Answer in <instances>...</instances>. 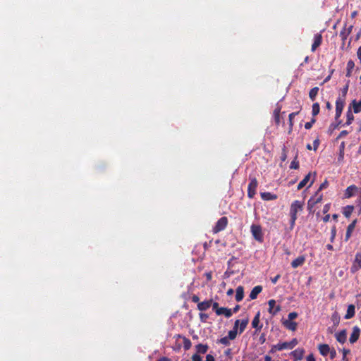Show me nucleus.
<instances>
[{
    "label": "nucleus",
    "mask_w": 361,
    "mask_h": 361,
    "mask_svg": "<svg viewBox=\"0 0 361 361\" xmlns=\"http://www.w3.org/2000/svg\"><path fill=\"white\" fill-rule=\"evenodd\" d=\"M303 208V203L299 200H295L292 202L290 209V227L293 228L298 218V213L301 212Z\"/></svg>",
    "instance_id": "nucleus-1"
},
{
    "label": "nucleus",
    "mask_w": 361,
    "mask_h": 361,
    "mask_svg": "<svg viewBox=\"0 0 361 361\" xmlns=\"http://www.w3.org/2000/svg\"><path fill=\"white\" fill-rule=\"evenodd\" d=\"M250 231L253 238L257 241L259 243H262L264 241V235L260 225L252 224L250 227Z\"/></svg>",
    "instance_id": "nucleus-2"
},
{
    "label": "nucleus",
    "mask_w": 361,
    "mask_h": 361,
    "mask_svg": "<svg viewBox=\"0 0 361 361\" xmlns=\"http://www.w3.org/2000/svg\"><path fill=\"white\" fill-rule=\"evenodd\" d=\"M228 223V218L226 216L221 217L217 222L216 223L215 226L212 228V232L214 233H218L220 231H224Z\"/></svg>",
    "instance_id": "nucleus-3"
},
{
    "label": "nucleus",
    "mask_w": 361,
    "mask_h": 361,
    "mask_svg": "<svg viewBox=\"0 0 361 361\" xmlns=\"http://www.w3.org/2000/svg\"><path fill=\"white\" fill-rule=\"evenodd\" d=\"M361 269V250L356 252L355 259L350 267V272L355 274Z\"/></svg>",
    "instance_id": "nucleus-4"
},
{
    "label": "nucleus",
    "mask_w": 361,
    "mask_h": 361,
    "mask_svg": "<svg viewBox=\"0 0 361 361\" xmlns=\"http://www.w3.org/2000/svg\"><path fill=\"white\" fill-rule=\"evenodd\" d=\"M258 185L257 180L255 178H250V181L247 187V197L252 199L256 195L257 188Z\"/></svg>",
    "instance_id": "nucleus-5"
},
{
    "label": "nucleus",
    "mask_w": 361,
    "mask_h": 361,
    "mask_svg": "<svg viewBox=\"0 0 361 361\" xmlns=\"http://www.w3.org/2000/svg\"><path fill=\"white\" fill-rule=\"evenodd\" d=\"M322 195L319 194V192H318V195L316 196V193L314 194V195L313 197H312L307 202V209L310 212H312V209L314 207V206L318 204V203H320L322 200Z\"/></svg>",
    "instance_id": "nucleus-6"
},
{
    "label": "nucleus",
    "mask_w": 361,
    "mask_h": 361,
    "mask_svg": "<svg viewBox=\"0 0 361 361\" xmlns=\"http://www.w3.org/2000/svg\"><path fill=\"white\" fill-rule=\"evenodd\" d=\"M345 106L344 98L338 97L336 101V115L335 120L338 121L341 116L343 107Z\"/></svg>",
    "instance_id": "nucleus-7"
},
{
    "label": "nucleus",
    "mask_w": 361,
    "mask_h": 361,
    "mask_svg": "<svg viewBox=\"0 0 361 361\" xmlns=\"http://www.w3.org/2000/svg\"><path fill=\"white\" fill-rule=\"evenodd\" d=\"M353 28V25L347 26V23H345L342 30L340 32L339 34V36L341 37L343 44L345 43V41L347 39L348 35L351 33Z\"/></svg>",
    "instance_id": "nucleus-8"
},
{
    "label": "nucleus",
    "mask_w": 361,
    "mask_h": 361,
    "mask_svg": "<svg viewBox=\"0 0 361 361\" xmlns=\"http://www.w3.org/2000/svg\"><path fill=\"white\" fill-rule=\"evenodd\" d=\"M269 312L272 315H276L279 312L281 311V308L280 305L276 306V301L274 299L269 300Z\"/></svg>",
    "instance_id": "nucleus-9"
},
{
    "label": "nucleus",
    "mask_w": 361,
    "mask_h": 361,
    "mask_svg": "<svg viewBox=\"0 0 361 361\" xmlns=\"http://www.w3.org/2000/svg\"><path fill=\"white\" fill-rule=\"evenodd\" d=\"M358 192V188L355 185L348 186L344 192L345 198H350L356 195Z\"/></svg>",
    "instance_id": "nucleus-10"
},
{
    "label": "nucleus",
    "mask_w": 361,
    "mask_h": 361,
    "mask_svg": "<svg viewBox=\"0 0 361 361\" xmlns=\"http://www.w3.org/2000/svg\"><path fill=\"white\" fill-rule=\"evenodd\" d=\"M322 36L320 33H317L314 36V42L312 44L311 51L312 52L315 51V50L322 44Z\"/></svg>",
    "instance_id": "nucleus-11"
},
{
    "label": "nucleus",
    "mask_w": 361,
    "mask_h": 361,
    "mask_svg": "<svg viewBox=\"0 0 361 361\" xmlns=\"http://www.w3.org/2000/svg\"><path fill=\"white\" fill-rule=\"evenodd\" d=\"M356 224H357V219H355L348 226L346 233H345V241L347 242L351 237L352 233L355 228Z\"/></svg>",
    "instance_id": "nucleus-12"
},
{
    "label": "nucleus",
    "mask_w": 361,
    "mask_h": 361,
    "mask_svg": "<svg viewBox=\"0 0 361 361\" xmlns=\"http://www.w3.org/2000/svg\"><path fill=\"white\" fill-rule=\"evenodd\" d=\"M360 329H359V327L357 326H354L353 329V332L349 338L350 343H355L360 337Z\"/></svg>",
    "instance_id": "nucleus-13"
},
{
    "label": "nucleus",
    "mask_w": 361,
    "mask_h": 361,
    "mask_svg": "<svg viewBox=\"0 0 361 361\" xmlns=\"http://www.w3.org/2000/svg\"><path fill=\"white\" fill-rule=\"evenodd\" d=\"M305 259H305V255H300V256L298 257L296 259H295L291 262L292 268L296 269L298 267L302 266L305 262Z\"/></svg>",
    "instance_id": "nucleus-14"
},
{
    "label": "nucleus",
    "mask_w": 361,
    "mask_h": 361,
    "mask_svg": "<svg viewBox=\"0 0 361 361\" xmlns=\"http://www.w3.org/2000/svg\"><path fill=\"white\" fill-rule=\"evenodd\" d=\"M212 304V300H207L201 302H198L197 304V309L202 312L207 310Z\"/></svg>",
    "instance_id": "nucleus-15"
},
{
    "label": "nucleus",
    "mask_w": 361,
    "mask_h": 361,
    "mask_svg": "<svg viewBox=\"0 0 361 361\" xmlns=\"http://www.w3.org/2000/svg\"><path fill=\"white\" fill-rule=\"evenodd\" d=\"M305 350L302 348H298L291 352V355L293 357L295 360H301L303 357Z\"/></svg>",
    "instance_id": "nucleus-16"
},
{
    "label": "nucleus",
    "mask_w": 361,
    "mask_h": 361,
    "mask_svg": "<svg viewBox=\"0 0 361 361\" xmlns=\"http://www.w3.org/2000/svg\"><path fill=\"white\" fill-rule=\"evenodd\" d=\"M217 315H224L226 318H230L232 314V310L228 309L227 307H220L218 310H216Z\"/></svg>",
    "instance_id": "nucleus-17"
},
{
    "label": "nucleus",
    "mask_w": 361,
    "mask_h": 361,
    "mask_svg": "<svg viewBox=\"0 0 361 361\" xmlns=\"http://www.w3.org/2000/svg\"><path fill=\"white\" fill-rule=\"evenodd\" d=\"M262 286H255L252 290H251L250 293V300H255L257 298V295L262 292Z\"/></svg>",
    "instance_id": "nucleus-18"
},
{
    "label": "nucleus",
    "mask_w": 361,
    "mask_h": 361,
    "mask_svg": "<svg viewBox=\"0 0 361 361\" xmlns=\"http://www.w3.org/2000/svg\"><path fill=\"white\" fill-rule=\"evenodd\" d=\"M283 325L292 331H295L297 329L298 324L295 322L285 320L283 322Z\"/></svg>",
    "instance_id": "nucleus-19"
},
{
    "label": "nucleus",
    "mask_w": 361,
    "mask_h": 361,
    "mask_svg": "<svg viewBox=\"0 0 361 361\" xmlns=\"http://www.w3.org/2000/svg\"><path fill=\"white\" fill-rule=\"evenodd\" d=\"M261 198L263 200L269 201L277 199V195L269 192H264L260 193Z\"/></svg>",
    "instance_id": "nucleus-20"
},
{
    "label": "nucleus",
    "mask_w": 361,
    "mask_h": 361,
    "mask_svg": "<svg viewBox=\"0 0 361 361\" xmlns=\"http://www.w3.org/2000/svg\"><path fill=\"white\" fill-rule=\"evenodd\" d=\"M335 336L338 342L344 343L347 338L346 331L345 329L342 330L340 332L336 333Z\"/></svg>",
    "instance_id": "nucleus-21"
},
{
    "label": "nucleus",
    "mask_w": 361,
    "mask_h": 361,
    "mask_svg": "<svg viewBox=\"0 0 361 361\" xmlns=\"http://www.w3.org/2000/svg\"><path fill=\"white\" fill-rule=\"evenodd\" d=\"M353 107V112L355 114H358L361 111V100L357 102L356 99L352 101L349 108Z\"/></svg>",
    "instance_id": "nucleus-22"
},
{
    "label": "nucleus",
    "mask_w": 361,
    "mask_h": 361,
    "mask_svg": "<svg viewBox=\"0 0 361 361\" xmlns=\"http://www.w3.org/2000/svg\"><path fill=\"white\" fill-rule=\"evenodd\" d=\"M244 297V288L243 286H239L235 290V300L237 302H240L243 299Z\"/></svg>",
    "instance_id": "nucleus-23"
},
{
    "label": "nucleus",
    "mask_w": 361,
    "mask_h": 361,
    "mask_svg": "<svg viewBox=\"0 0 361 361\" xmlns=\"http://www.w3.org/2000/svg\"><path fill=\"white\" fill-rule=\"evenodd\" d=\"M259 317L260 312H258L252 322V326L256 329L257 330H260L262 327V325H259Z\"/></svg>",
    "instance_id": "nucleus-24"
},
{
    "label": "nucleus",
    "mask_w": 361,
    "mask_h": 361,
    "mask_svg": "<svg viewBox=\"0 0 361 361\" xmlns=\"http://www.w3.org/2000/svg\"><path fill=\"white\" fill-rule=\"evenodd\" d=\"M320 354L326 356L330 352V347L328 344H320L318 347Z\"/></svg>",
    "instance_id": "nucleus-25"
},
{
    "label": "nucleus",
    "mask_w": 361,
    "mask_h": 361,
    "mask_svg": "<svg viewBox=\"0 0 361 361\" xmlns=\"http://www.w3.org/2000/svg\"><path fill=\"white\" fill-rule=\"evenodd\" d=\"M353 205H347L343 208V214L346 217L349 218L354 211Z\"/></svg>",
    "instance_id": "nucleus-26"
},
{
    "label": "nucleus",
    "mask_w": 361,
    "mask_h": 361,
    "mask_svg": "<svg viewBox=\"0 0 361 361\" xmlns=\"http://www.w3.org/2000/svg\"><path fill=\"white\" fill-rule=\"evenodd\" d=\"M281 109V108L280 106H277L274 110V121H275V123L276 126H279L280 123H281V117H280Z\"/></svg>",
    "instance_id": "nucleus-27"
},
{
    "label": "nucleus",
    "mask_w": 361,
    "mask_h": 361,
    "mask_svg": "<svg viewBox=\"0 0 361 361\" xmlns=\"http://www.w3.org/2000/svg\"><path fill=\"white\" fill-rule=\"evenodd\" d=\"M355 306L353 305H350L348 307L347 312L345 315V319H351L355 316Z\"/></svg>",
    "instance_id": "nucleus-28"
},
{
    "label": "nucleus",
    "mask_w": 361,
    "mask_h": 361,
    "mask_svg": "<svg viewBox=\"0 0 361 361\" xmlns=\"http://www.w3.org/2000/svg\"><path fill=\"white\" fill-rule=\"evenodd\" d=\"M196 350L197 354H204L207 353L209 347L207 344H197L196 346Z\"/></svg>",
    "instance_id": "nucleus-29"
},
{
    "label": "nucleus",
    "mask_w": 361,
    "mask_h": 361,
    "mask_svg": "<svg viewBox=\"0 0 361 361\" xmlns=\"http://www.w3.org/2000/svg\"><path fill=\"white\" fill-rule=\"evenodd\" d=\"M311 177V173L307 174L305 178L299 183L298 185V190H301L303 187L306 185V184L309 182Z\"/></svg>",
    "instance_id": "nucleus-30"
},
{
    "label": "nucleus",
    "mask_w": 361,
    "mask_h": 361,
    "mask_svg": "<svg viewBox=\"0 0 361 361\" xmlns=\"http://www.w3.org/2000/svg\"><path fill=\"white\" fill-rule=\"evenodd\" d=\"M354 120V116L352 113L351 109L348 108V110L346 113V122L343 126H349L350 125Z\"/></svg>",
    "instance_id": "nucleus-31"
},
{
    "label": "nucleus",
    "mask_w": 361,
    "mask_h": 361,
    "mask_svg": "<svg viewBox=\"0 0 361 361\" xmlns=\"http://www.w3.org/2000/svg\"><path fill=\"white\" fill-rule=\"evenodd\" d=\"M299 114V111L293 112L289 114L288 120H289V133L292 130L293 127V120L294 118Z\"/></svg>",
    "instance_id": "nucleus-32"
},
{
    "label": "nucleus",
    "mask_w": 361,
    "mask_h": 361,
    "mask_svg": "<svg viewBox=\"0 0 361 361\" xmlns=\"http://www.w3.org/2000/svg\"><path fill=\"white\" fill-rule=\"evenodd\" d=\"M344 149H345V142H342L339 147V157L338 158V161H342L343 160Z\"/></svg>",
    "instance_id": "nucleus-33"
},
{
    "label": "nucleus",
    "mask_w": 361,
    "mask_h": 361,
    "mask_svg": "<svg viewBox=\"0 0 361 361\" xmlns=\"http://www.w3.org/2000/svg\"><path fill=\"white\" fill-rule=\"evenodd\" d=\"M319 87H314L312 88L309 92V97L312 101H314L318 94Z\"/></svg>",
    "instance_id": "nucleus-34"
},
{
    "label": "nucleus",
    "mask_w": 361,
    "mask_h": 361,
    "mask_svg": "<svg viewBox=\"0 0 361 361\" xmlns=\"http://www.w3.org/2000/svg\"><path fill=\"white\" fill-rule=\"evenodd\" d=\"M248 319H243V320H240V324H239V333L241 334L244 331V330L245 329L247 324H248Z\"/></svg>",
    "instance_id": "nucleus-35"
},
{
    "label": "nucleus",
    "mask_w": 361,
    "mask_h": 361,
    "mask_svg": "<svg viewBox=\"0 0 361 361\" xmlns=\"http://www.w3.org/2000/svg\"><path fill=\"white\" fill-rule=\"evenodd\" d=\"M341 123H342L341 121L338 120V121H336V123H331L329 127V130H328L329 133L331 134L333 133V131L335 130L341 124Z\"/></svg>",
    "instance_id": "nucleus-36"
},
{
    "label": "nucleus",
    "mask_w": 361,
    "mask_h": 361,
    "mask_svg": "<svg viewBox=\"0 0 361 361\" xmlns=\"http://www.w3.org/2000/svg\"><path fill=\"white\" fill-rule=\"evenodd\" d=\"M320 111V106L319 103L316 102L312 104V114L313 116H316L317 114H319Z\"/></svg>",
    "instance_id": "nucleus-37"
},
{
    "label": "nucleus",
    "mask_w": 361,
    "mask_h": 361,
    "mask_svg": "<svg viewBox=\"0 0 361 361\" xmlns=\"http://www.w3.org/2000/svg\"><path fill=\"white\" fill-rule=\"evenodd\" d=\"M290 168L293 169H298L299 168V161H298V154L295 155L294 159L291 161Z\"/></svg>",
    "instance_id": "nucleus-38"
},
{
    "label": "nucleus",
    "mask_w": 361,
    "mask_h": 361,
    "mask_svg": "<svg viewBox=\"0 0 361 361\" xmlns=\"http://www.w3.org/2000/svg\"><path fill=\"white\" fill-rule=\"evenodd\" d=\"M331 320L334 322V324L335 326H338L340 321V317L338 316V314L337 312H334L331 315Z\"/></svg>",
    "instance_id": "nucleus-39"
},
{
    "label": "nucleus",
    "mask_w": 361,
    "mask_h": 361,
    "mask_svg": "<svg viewBox=\"0 0 361 361\" xmlns=\"http://www.w3.org/2000/svg\"><path fill=\"white\" fill-rule=\"evenodd\" d=\"M192 343L189 338L185 337L183 338V348L185 350H189L191 348Z\"/></svg>",
    "instance_id": "nucleus-40"
},
{
    "label": "nucleus",
    "mask_w": 361,
    "mask_h": 361,
    "mask_svg": "<svg viewBox=\"0 0 361 361\" xmlns=\"http://www.w3.org/2000/svg\"><path fill=\"white\" fill-rule=\"evenodd\" d=\"M280 158L281 161H285L287 159V148L285 145H283L282 147V152Z\"/></svg>",
    "instance_id": "nucleus-41"
},
{
    "label": "nucleus",
    "mask_w": 361,
    "mask_h": 361,
    "mask_svg": "<svg viewBox=\"0 0 361 361\" xmlns=\"http://www.w3.org/2000/svg\"><path fill=\"white\" fill-rule=\"evenodd\" d=\"M279 351L285 350V349H289V345L288 342H283V343H278V348Z\"/></svg>",
    "instance_id": "nucleus-42"
},
{
    "label": "nucleus",
    "mask_w": 361,
    "mask_h": 361,
    "mask_svg": "<svg viewBox=\"0 0 361 361\" xmlns=\"http://www.w3.org/2000/svg\"><path fill=\"white\" fill-rule=\"evenodd\" d=\"M329 185V182L327 180H325L319 186V189L317 190V191L316 192V196L318 195V192H319L321 190H322L323 189H325L328 187Z\"/></svg>",
    "instance_id": "nucleus-43"
},
{
    "label": "nucleus",
    "mask_w": 361,
    "mask_h": 361,
    "mask_svg": "<svg viewBox=\"0 0 361 361\" xmlns=\"http://www.w3.org/2000/svg\"><path fill=\"white\" fill-rule=\"evenodd\" d=\"M237 331L235 330H231L228 331V337L231 339V340H233L236 338V336H237Z\"/></svg>",
    "instance_id": "nucleus-44"
},
{
    "label": "nucleus",
    "mask_w": 361,
    "mask_h": 361,
    "mask_svg": "<svg viewBox=\"0 0 361 361\" xmlns=\"http://www.w3.org/2000/svg\"><path fill=\"white\" fill-rule=\"evenodd\" d=\"M229 340H231L228 336H225L221 338L219 342L224 345H228L230 344Z\"/></svg>",
    "instance_id": "nucleus-45"
},
{
    "label": "nucleus",
    "mask_w": 361,
    "mask_h": 361,
    "mask_svg": "<svg viewBox=\"0 0 361 361\" xmlns=\"http://www.w3.org/2000/svg\"><path fill=\"white\" fill-rule=\"evenodd\" d=\"M199 317L202 322H206L207 319L209 318V315L206 313L200 312L199 314Z\"/></svg>",
    "instance_id": "nucleus-46"
},
{
    "label": "nucleus",
    "mask_w": 361,
    "mask_h": 361,
    "mask_svg": "<svg viewBox=\"0 0 361 361\" xmlns=\"http://www.w3.org/2000/svg\"><path fill=\"white\" fill-rule=\"evenodd\" d=\"M288 345H289V349H293L298 345V341L297 338H293L290 342H288Z\"/></svg>",
    "instance_id": "nucleus-47"
},
{
    "label": "nucleus",
    "mask_w": 361,
    "mask_h": 361,
    "mask_svg": "<svg viewBox=\"0 0 361 361\" xmlns=\"http://www.w3.org/2000/svg\"><path fill=\"white\" fill-rule=\"evenodd\" d=\"M355 67V63L353 60H349L347 63L346 70L353 71Z\"/></svg>",
    "instance_id": "nucleus-48"
},
{
    "label": "nucleus",
    "mask_w": 361,
    "mask_h": 361,
    "mask_svg": "<svg viewBox=\"0 0 361 361\" xmlns=\"http://www.w3.org/2000/svg\"><path fill=\"white\" fill-rule=\"evenodd\" d=\"M348 90V84L342 89V95L340 97L341 98H344V101H345V97Z\"/></svg>",
    "instance_id": "nucleus-49"
},
{
    "label": "nucleus",
    "mask_w": 361,
    "mask_h": 361,
    "mask_svg": "<svg viewBox=\"0 0 361 361\" xmlns=\"http://www.w3.org/2000/svg\"><path fill=\"white\" fill-rule=\"evenodd\" d=\"M348 133H348V130H342V131L339 133V135L337 136V137H336V140H339V139H341V138H342V137H343L346 136L347 135H348Z\"/></svg>",
    "instance_id": "nucleus-50"
},
{
    "label": "nucleus",
    "mask_w": 361,
    "mask_h": 361,
    "mask_svg": "<svg viewBox=\"0 0 361 361\" xmlns=\"http://www.w3.org/2000/svg\"><path fill=\"white\" fill-rule=\"evenodd\" d=\"M297 317H298L297 312H290L288 315V320L292 321V320L295 319V318H297Z\"/></svg>",
    "instance_id": "nucleus-51"
},
{
    "label": "nucleus",
    "mask_w": 361,
    "mask_h": 361,
    "mask_svg": "<svg viewBox=\"0 0 361 361\" xmlns=\"http://www.w3.org/2000/svg\"><path fill=\"white\" fill-rule=\"evenodd\" d=\"M192 361H202L201 356L199 354H197V353L194 354L192 356Z\"/></svg>",
    "instance_id": "nucleus-52"
},
{
    "label": "nucleus",
    "mask_w": 361,
    "mask_h": 361,
    "mask_svg": "<svg viewBox=\"0 0 361 361\" xmlns=\"http://www.w3.org/2000/svg\"><path fill=\"white\" fill-rule=\"evenodd\" d=\"M211 307H212V310H214L216 313V310L220 309V307H219V303L216 302L212 301V304Z\"/></svg>",
    "instance_id": "nucleus-53"
},
{
    "label": "nucleus",
    "mask_w": 361,
    "mask_h": 361,
    "mask_svg": "<svg viewBox=\"0 0 361 361\" xmlns=\"http://www.w3.org/2000/svg\"><path fill=\"white\" fill-rule=\"evenodd\" d=\"M330 354V358L334 359L336 356V351L334 348L330 349V352L329 353Z\"/></svg>",
    "instance_id": "nucleus-54"
},
{
    "label": "nucleus",
    "mask_w": 361,
    "mask_h": 361,
    "mask_svg": "<svg viewBox=\"0 0 361 361\" xmlns=\"http://www.w3.org/2000/svg\"><path fill=\"white\" fill-rule=\"evenodd\" d=\"M331 241L333 242L335 237H336V227L334 226L332 229H331Z\"/></svg>",
    "instance_id": "nucleus-55"
},
{
    "label": "nucleus",
    "mask_w": 361,
    "mask_h": 361,
    "mask_svg": "<svg viewBox=\"0 0 361 361\" xmlns=\"http://www.w3.org/2000/svg\"><path fill=\"white\" fill-rule=\"evenodd\" d=\"M330 209V204H326L323 207V213L326 214Z\"/></svg>",
    "instance_id": "nucleus-56"
},
{
    "label": "nucleus",
    "mask_w": 361,
    "mask_h": 361,
    "mask_svg": "<svg viewBox=\"0 0 361 361\" xmlns=\"http://www.w3.org/2000/svg\"><path fill=\"white\" fill-rule=\"evenodd\" d=\"M281 278V275L280 274H277L276 276H274V278H271V281L272 282L273 284H276L278 281V280Z\"/></svg>",
    "instance_id": "nucleus-57"
},
{
    "label": "nucleus",
    "mask_w": 361,
    "mask_h": 361,
    "mask_svg": "<svg viewBox=\"0 0 361 361\" xmlns=\"http://www.w3.org/2000/svg\"><path fill=\"white\" fill-rule=\"evenodd\" d=\"M191 300H192V302L198 304V302L200 301V298L197 295H193L191 298Z\"/></svg>",
    "instance_id": "nucleus-58"
},
{
    "label": "nucleus",
    "mask_w": 361,
    "mask_h": 361,
    "mask_svg": "<svg viewBox=\"0 0 361 361\" xmlns=\"http://www.w3.org/2000/svg\"><path fill=\"white\" fill-rule=\"evenodd\" d=\"M204 276L208 281L212 280V273L211 271L204 273Z\"/></svg>",
    "instance_id": "nucleus-59"
},
{
    "label": "nucleus",
    "mask_w": 361,
    "mask_h": 361,
    "mask_svg": "<svg viewBox=\"0 0 361 361\" xmlns=\"http://www.w3.org/2000/svg\"><path fill=\"white\" fill-rule=\"evenodd\" d=\"M319 140L318 139H316L314 142H313V146H314V150L316 151L319 147Z\"/></svg>",
    "instance_id": "nucleus-60"
},
{
    "label": "nucleus",
    "mask_w": 361,
    "mask_h": 361,
    "mask_svg": "<svg viewBox=\"0 0 361 361\" xmlns=\"http://www.w3.org/2000/svg\"><path fill=\"white\" fill-rule=\"evenodd\" d=\"M276 348H278V343L276 345H272L269 352L271 353H274L276 351H279V349Z\"/></svg>",
    "instance_id": "nucleus-61"
},
{
    "label": "nucleus",
    "mask_w": 361,
    "mask_h": 361,
    "mask_svg": "<svg viewBox=\"0 0 361 361\" xmlns=\"http://www.w3.org/2000/svg\"><path fill=\"white\" fill-rule=\"evenodd\" d=\"M205 361H215L214 356L212 355H207Z\"/></svg>",
    "instance_id": "nucleus-62"
},
{
    "label": "nucleus",
    "mask_w": 361,
    "mask_h": 361,
    "mask_svg": "<svg viewBox=\"0 0 361 361\" xmlns=\"http://www.w3.org/2000/svg\"><path fill=\"white\" fill-rule=\"evenodd\" d=\"M307 361H315V358L313 354H310L309 355H307Z\"/></svg>",
    "instance_id": "nucleus-63"
},
{
    "label": "nucleus",
    "mask_w": 361,
    "mask_h": 361,
    "mask_svg": "<svg viewBox=\"0 0 361 361\" xmlns=\"http://www.w3.org/2000/svg\"><path fill=\"white\" fill-rule=\"evenodd\" d=\"M357 55L361 64V46L357 49Z\"/></svg>",
    "instance_id": "nucleus-64"
}]
</instances>
